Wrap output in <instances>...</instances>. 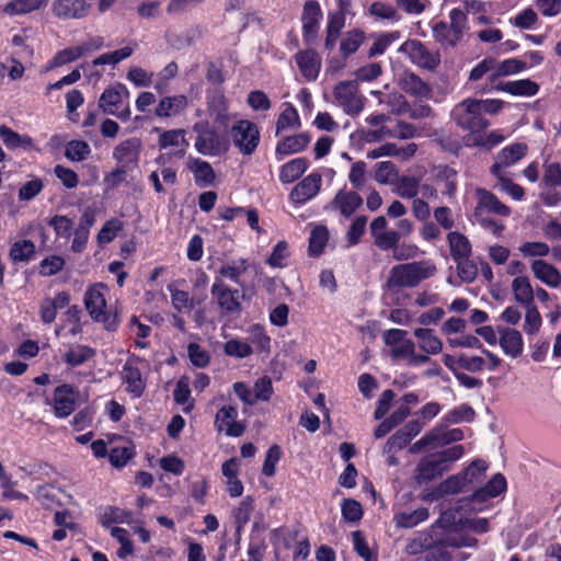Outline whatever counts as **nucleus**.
Listing matches in <instances>:
<instances>
[{"mask_svg":"<svg viewBox=\"0 0 561 561\" xmlns=\"http://www.w3.org/2000/svg\"><path fill=\"white\" fill-rule=\"evenodd\" d=\"M363 198L353 191L341 190L329 205V208L344 216L351 217L362 205Z\"/></svg>","mask_w":561,"mask_h":561,"instance_id":"393cba45","label":"nucleus"},{"mask_svg":"<svg viewBox=\"0 0 561 561\" xmlns=\"http://www.w3.org/2000/svg\"><path fill=\"white\" fill-rule=\"evenodd\" d=\"M463 438V432L460 428H434L426 433L421 439L415 442L411 448V453H419L425 447H436L439 445H446L455 442H459Z\"/></svg>","mask_w":561,"mask_h":561,"instance_id":"ddd939ff","label":"nucleus"},{"mask_svg":"<svg viewBox=\"0 0 561 561\" xmlns=\"http://www.w3.org/2000/svg\"><path fill=\"white\" fill-rule=\"evenodd\" d=\"M447 241L454 261L458 259L470 257L472 247L469 239L465 234L458 231H451L447 234Z\"/></svg>","mask_w":561,"mask_h":561,"instance_id":"37998d69","label":"nucleus"},{"mask_svg":"<svg viewBox=\"0 0 561 561\" xmlns=\"http://www.w3.org/2000/svg\"><path fill=\"white\" fill-rule=\"evenodd\" d=\"M131 512L116 506H107L101 516V523L104 527L113 524H129L131 522Z\"/></svg>","mask_w":561,"mask_h":561,"instance_id":"603ef678","label":"nucleus"},{"mask_svg":"<svg viewBox=\"0 0 561 561\" xmlns=\"http://www.w3.org/2000/svg\"><path fill=\"white\" fill-rule=\"evenodd\" d=\"M451 116L460 128L470 133L469 136H476L490 125L471 99H466L457 104L451 112Z\"/></svg>","mask_w":561,"mask_h":561,"instance_id":"423d86ee","label":"nucleus"},{"mask_svg":"<svg viewBox=\"0 0 561 561\" xmlns=\"http://www.w3.org/2000/svg\"><path fill=\"white\" fill-rule=\"evenodd\" d=\"M310 163L306 158H295L280 167L279 181L283 184H290L298 180L309 168Z\"/></svg>","mask_w":561,"mask_h":561,"instance_id":"4c0bfd02","label":"nucleus"},{"mask_svg":"<svg viewBox=\"0 0 561 561\" xmlns=\"http://www.w3.org/2000/svg\"><path fill=\"white\" fill-rule=\"evenodd\" d=\"M365 35L363 31L359 30H353L348 32L340 44V50L343 56L347 57L352 54H354L362 43L364 42Z\"/></svg>","mask_w":561,"mask_h":561,"instance_id":"052dcab7","label":"nucleus"},{"mask_svg":"<svg viewBox=\"0 0 561 561\" xmlns=\"http://www.w3.org/2000/svg\"><path fill=\"white\" fill-rule=\"evenodd\" d=\"M124 98H128V90L125 87L107 88L100 96L99 106L105 114L114 115L126 122L129 119L131 112L128 104L121 110Z\"/></svg>","mask_w":561,"mask_h":561,"instance_id":"1a4fd4ad","label":"nucleus"},{"mask_svg":"<svg viewBox=\"0 0 561 561\" xmlns=\"http://www.w3.org/2000/svg\"><path fill=\"white\" fill-rule=\"evenodd\" d=\"M36 253L35 243L31 240H18L13 242L9 250V259L13 263H27L34 259Z\"/></svg>","mask_w":561,"mask_h":561,"instance_id":"79ce46f5","label":"nucleus"},{"mask_svg":"<svg viewBox=\"0 0 561 561\" xmlns=\"http://www.w3.org/2000/svg\"><path fill=\"white\" fill-rule=\"evenodd\" d=\"M207 111L219 127L229 126L231 117L228 101L221 91L215 90L207 95Z\"/></svg>","mask_w":561,"mask_h":561,"instance_id":"5701e85b","label":"nucleus"},{"mask_svg":"<svg viewBox=\"0 0 561 561\" xmlns=\"http://www.w3.org/2000/svg\"><path fill=\"white\" fill-rule=\"evenodd\" d=\"M448 470L436 454L422 458L417 465L415 479L419 484L434 480Z\"/></svg>","mask_w":561,"mask_h":561,"instance_id":"b1692460","label":"nucleus"},{"mask_svg":"<svg viewBox=\"0 0 561 561\" xmlns=\"http://www.w3.org/2000/svg\"><path fill=\"white\" fill-rule=\"evenodd\" d=\"M322 16L323 13L318 1L308 0L305 2L301 14V23L302 37L306 44H312L316 41Z\"/></svg>","mask_w":561,"mask_h":561,"instance_id":"4468645a","label":"nucleus"},{"mask_svg":"<svg viewBox=\"0 0 561 561\" xmlns=\"http://www.w3.org/2000/svg\"><path fill=\"white\" fill-rule=\"evenodd\" d=\"M0 138L9 149L28 148L32 146L31 137L20 135L5 125L0 126Z\"/></svg>","mask_w":561,"mask_h":561,"instance_id":"3c124183","label":"nucleus"},{"mask_svg":"<svg viewBox=\"0 0 561 561\" xmlns=\"http://www.w3.org/2000/svg\"><path fill=\"white\" fill-rule=\"evenodd\" d=\"M138 358L127 359L121 373L125 391L133 398H140L146 389V380L138 367Z\"/></svg>","mask_w":561,"mask_h":561,"instance_id":"f3484780","label":"nucleus"},{"mask_svg":"<svg viewBox=\"0 0 561 561\" xmlns=\"http://www.w3.org/2000/svg\"><path fill=\"white\" fill-rule=\"evenodd\" d=\"M301 126L298 111L291 103H284V108L276 122V135L285 130L298 129Z\"/></svg>","mask_w":561,"mask_h":561,"instance_id":"c03bdc74","label":"nucleus"},{"mask_svg":"<svg viewBox=\"0 0 561 561\" xmlns=\"http://www.w3.org/2000/svg\"><path fill=\"white\" fill-rule=\"evenodd\" d=\"M504 140V136L496 130L490 133L479 131L476 136H467L466 144L468 146L483 147L491 149Z\"/></svg>","mask_w":561,"mask_h":561,"instance_id":"864d4df0","label":"nucleus"},{"mask_svg":"<svg viewBox=\"0 0 561 561\" xmlns=\"http://www.w3.org/2000/svg\"><path fill=\"white\" fill-rule=\"evenodd\" d=\"M466 485H467L466 477H462L461 473L455 474V476L447 478L442 483H439L431 492L424 494L422 496V499L424 501L439 500V499L444 497L445 495L457 494V493L463 491Z\"/></svg>","mask_w":561,"mask_h":561,"instance_id":"7c9ffc66","label":"nucleus"},{"mask_svg":"<svg viewBox=\"0 0 561 561\" xmlns=\"http://www.w3.org/2000/svg\"><path fill=\"white\" fill-rule=\"evenodd\" d=\"M224 352L227 356L245 358L253 353L251 345L239 339H231L225 343Z\"/></svg>","mask_w":561,"mask_h":561,"instance_id":"e2e57ef3","label":"nucleus"},{"mask_svg":"<svg viewBox=\"0 0 561 561\" xmlns=\"http://www.w3.org/2000/svg\"><path fill=\"white\" fill-rule=\"evenodd\" d=\"M79 392L68 383L55 388L51 402L54 413L58 419L68 417L77 407Z\"/></svg>","mask_w":561,"mask_h":561,"instance_id":"f8f14e48","label":"nucleus"},{"mask_svg":"<svg viewBox=\"0 0 561 561\" xmlns=\"http://www.w3.org/2000/svg\"><path fill=\"white\" fill-rule=\"evenodd\" d=\"M476 195L477 206L474 207L473 214H495L502 217H508L511 215V208L485 188H477Z\"/></svg>","mask_w":561,"mask_h":561,"instance_id":"4be33fe9","label":"nucleus"},{"mask_svg":"<svg viewBox=\"0 0 561 561\" xmlns=\"http://www.w3.org/2000/svg\"><path fill=\"white\" fill-rule=\"evenodd\" d=\"M322 185V174L313 171L297 183L289 194L295 205H304L316 197Z\"/></svg>","mask_w":561,"mask_h":561,"instance_id":"2eb2a0df","label":"nucleus"},{"mask_svg":"<svg viewBox=\"0 0 561 561\" xmlns=\"http://www.w3.org/2000/svg\"><path fill=\"white\" fill-rule=\"evenodd\" d=\"M399 178V170L391 161H381L376 164L375 180L380 184L394 185Z\"/></svg>","mask_w":561,"mask_h":561,"instance_id":"5fc2aeb1","label":"nucleus"},{"mask_svg":"<svg viewBox=\"0 0 561 561\" xmlns=\"http://www.w3.org/2000/svg\"><path fill=\"white\" fill-rule=\"evenodd\" d=\"M197 134L194 142L196 151L207 157H220L228 152L229 140L221 136L208 122H197L193 126Z\"/></svg>","mask_w":561,"mask_h":561,"instance_id":"20e7f679","label":"nucleus"},{"mask_svg":"<svg viewBox=\"0 0 561 561\" xmlns=\"http://www.w3.org/2000/svg\"><path fill=\"white\" fill-rule=\"evenodd\" d=\"M538 22V14L533 8H526L510 19V23L520 30L534 28Z\"/></svg>","mask_w":561,"mask_h":561,"instance_id":"0e129e2a","label":"nucleus"},{"mask_svg":"<svg viewBox=\"0 0 561 561\" xmlns=\"http://www.w3.org/2000/svg\"><path fill=\"white\" fill-rule=\"evenodd\" d=\"M398 51L408 55L413 64L425 69L433 70L440 62L439 54L432 51L417 39L405 41Z\"/></svg>","mask_w":561,"mask_h":561,"instance_id":"9d476101","label":"nucleus"},{"mask_svg":"<svg viewBox=\"0 0 561 561\" xmlns=\"http://www.w3.org/2000/svg\"><path fill=\"white\" fill-rule=\"evenodd\" d=\"M437 542L431 534L423 533L414 537L407 547L410 554H417L426 550L427 561H449L450 557L440 547H434Z\"/></svg>","mask_w":561,"mask_h":561,"instance_id":"a211bd4d","label":"nucleus"},{"mask_svg":"<svg viewBox=\"0 0 561 561\" xmlns=\"http://www.w3.org/2000/svg\"><path fill=\"white\" fill-rule=\"evenodd\" d=\"M311 141L308 133H299L293 136L283 138L277 142L275 148V158L280 161L286 156L304 151Z\"/></svg>","mask_w":561,"mask_h":561,"instance_id":"a878e982","label":"nucleus"},{"mask_svg":"<svg viewBox=\"0 0 561 561\" xmlns=\"http://www.w3.org/2000/svg\"><path fill=\"white\" fill-rule=\"evenodd\" d=\"M230 137L233 146L243 156H251L255 152L261 134L259 127L251 121L238 119L230 128Z\"/></svg>","mask_w":561,"mask_h":561,"instance_id":"39448f33","label":"nucleus"},{"mask_svg":"<svg viewBox=\"0 0 561 561\" xmlns=\"http://www.w3.org/2000/svg\"><path fill=\"white\" fill-rule=\"evenodd\" d=\"M238 409L231 404L221 407L215 416V427L218 432H225L227 436L239 437L245 426L238 421Z\"/></svg>","mask_w":561,"mask_h":561,"instance_id":"dca6fc26","label":"nucleus"},{"mask_svg":"<svg viewBox=\"0 0 561 561\" xmlns=\"http://www.w3.org/2000/svg\"><path fill=\"white\" fill-rule=\"evenodd\" d=\"M374 37L375 42L368 51L369 57L382 55L394 42L402 37V33L400 31H390L376 34Z\"/></svg>","mask_w":561,"mask_h":561,"instance_id":"8fccbe9b","label":"nucleus"},{"mask_svg":"<svg viewBox=\"0 0 561 561\" xmlns=\"http://www.w3.org/2000/svg\"><path fill=\"white\" fill-rule=\"evenodd\" d=\"M123 228L124 224L118 218H111L106 220L96 236L99 244L104 245L112 242Z\"/></svg>","mask_w":561,"mask_h":561,"instance_id":"13d9d810","label":"nucleus"},{"mask_svg":"<svg viewBox=\"0 0 561 561\" xmlns=\"http://www.w3.org/2000/svg\"><path fill=\"white\" fill-rule=\"evenodd\" d=\"M188 106V99L184 94L161 96L154 107V116L159 119H169L181 116Z\"/></svg>","mask_w":561,"mask_h":561,"instance_id":"6ab92c4d","label":"nucleus"},{"mask_svg":"<svg viewBox=\"0 0 561 561\" xmlns=\"http://www.w3.org/2000/svg\"><path fill=\"white\" fill-rule=\"evenodd\" d=\"M528 147L524 142H515L504 147L496 156L495 162L491 168L493 175L505 173V169L514 165L522 160L527 153Z\"/></svg>","mask_w":561,"mask_h":561,"instance_id":"aec40b11","label":"nucleus"},{"mask_svg":"<svg viewBox=\"0 0 561 561\" xmlns=\"http://www.w3.org/2000/svg\"><path fill=\"white\" fill-rule=\"evenodd\" d=\"M95 355V351L82 344L72 345L62 355L64 362L70 367L80 366L90 360Z\"/></svg>","mask_w":561,"mask_h":561,"instance_id":"a18cd8bd","label":"nucleus"},{"mask_svg":"<svg viewBox=\"0 0 561 561\" xmlns=\"http://www.w3.org/2000/svg\"><path fill=\"white\" fill-rule=\"evenodd\" d=\"M403 91L417 98H427L431 94V87L413 72H405L400 79Z\"/></svg>","mask_w":561,"mask_h":561,"instance_id":"a19ab883","label":"nucleus"},{"mask_svg":"<svg viewBox=\"0 0 561 561\" xmlns=\"http://www.w3.org/2000/svg\"><path fill=\"white\" fill-rule=\"evenodd\" d=\"M91 153V148L83 140H70L65 147V157L73 162L85 160Z\"/></svg>","mask_w":561,"mask_h":561,"instance_id":"4d7b16f0","label":"nucleus"},{"mask_svg":"<svg viewBox=\"0 0 561 561\" xmlns=\"http://www.w3.org/2000/svg\"><path fill=\"white\" fill-rule=\"evenodd\" d=\"M90 7L85 0H56L53 11L64 20L82 19L88 14Z\"/></svg>","mask_w":561,"mask_h":561,"instance_id":"bb28decb","label":"nucleus"},{"mask_svg":"<svg viewBox=\"0 0 561 561\" xmlns=\"http://www.w3.org/2000/svg\"><path fill=\"white\" fill-rule=\"evenodd\" d=\"M518 250L525 257H543L550 253V247L542 241L524 242Z\"/></svg>","mask_w":561,"mask_h":561,"instance_id":"338daca9","label":"nucleus"},{"mask_svg":"<svg viewBox=\"0 0 561 561\" xmlns=\"http://www.w3.org/2000/svg\"><path fill=\"white\" fill-rule=\"evenodd\" d=\"M330 232L323 225L316 226L309 237V255L319 256L323 253L329 241Z\"/></svg>","mask_w":561,"mask_h":561,"instance_id":"09e8293b","label":"nucleus"},{"mask_svg":"<svg viewBox=\"0 0 561 561\" xmlns=\"http://www.w3.org/2000/svg\"><path fill=\"white\" fill-rule=\"evenodd\" d=\"M408 332L401 329H389L382 334L383 342L390 347V354L396 359H404L412 354L413 341L407 337Z\"/></svg>","mask_w":561,"mask_h":561,"instance_id":"412c9836","label":"nucleus"},{"mask_svg":"<svg viewBox=\"0 0 561 561\" xmlns=\"http://www.w3.org/2000/svg\"><path fill=\"white\" fill-rule=\"evenodd\" d=\"M141 149V141L139 138H129L122 142H119L113 151L114 159L123 164L124 167H128L130 164H136Z\"/></svg>","mask_w":561,"mask_h":561,"instance_id":"c756f323","label":"nucleus"},{"mask_svg":"<svg viewBox=\"0 0 561 561\" xmlns=\"http://www.w3.org/2000/svg\"><path fill=\"white\" fill-rule=\"evenodd\" d=\"M108 288L103 283H96L84 293V306L94 322L102 323L107 331H115L119 324L116 311L107 309L105 295Z\"/></svg>","mask_w":561,"mask_h":561,"instance_id":"f03ea898","label":"nucleus"},{"mask_svg":"<svg viewBox=\"0 0 561 561\" xmlns=\"http://www.w3.org/2000/svg\"><path fill=\"white\" fill-rule=\"evenodd\" d=\"M448 18L449 23L439 21L432 25L434 39L445 49L456 47L469 30L468 18L460 8H453Z\"/></svg>","mask_w":561,"mask_h":561,"instance_id":"7ed1b4c3","label":"nucleus"},{"mask_svg":"<svg viewBox=\"0 0 561 561\" xmlns=\"http://www.w3.org/2000/svg\"><path fill=\"white\" fill-rule=\"evenodd\" d=\"M57 238L69 239L73 232V221L64 215H55L48 220Z\"/></svg>","mask_w":561,"mask_h":561,"instance_id":"680f3d73","label":"nucleus"},{"mask_svg":"<svg viewBox=\"0 0 561 561\" xmlns=\"http://www.w3.org/2000/svg\"><path fill=\"white\" fill-rule=\"evenodd\" d=\"M534 276L545 285L557 288L561 284V273L543 260H534L530 264Z\"/></svg>","mask_w":561,"mask_h":561,"instance_id":"473e14b6","label":"nucleus"},{"mask_svg":"<svg viewBox=\"0 0 561 561\" xmlns=\"http://www.w3.org/2000/svg\"><path fill=\"white\" fill-rule=\"evenodd\" d=\"M506 491V480L503 474L496 473L482 488L476 490L472 495L462 500L460 507H468L470 512H482L488 507L486 503Z\"/></svg>","mask_w":561,"mask_h":561,"instance_id":"0eeeda50","label":"nucleus"},{"mask_svg":"<svg viewBox=\"0 0 561 561\" xmlns=\"http://www.w3.org/2000/svg\"><path fill=\"white\" fill-rule=\"evenodd\" d=\"M435 273L436 266L431 260L394 265L390 270L386 283L389 294L397 296L392 301L400 305L399 290L401 288H414Z\"/></svg>","mask_w":561,"mask_h":561,"instance_id":"f257e3e1","label":"nucleus"},{"mask_svg":"<svg viewBox=\"0 0 561 561\" xmlns=\"http://www.w3.org/2000/svg\"><path fill=\"white\" fill-rule=\"evenodd\" d=\"M210 293L216 298L222 314H234L241 311V294L228 287L221 278H215Z\"/></svg>","mask_w":561,"mask_h":561,"instance_id":"9b49d317","label":"nucleus"},{"mask_svg":"<svg viewBox=\"0 0 561 561\" xmlns=\"http://www.w3.org/2000/svg\"><path fill=\"white\" fill-rule=\"evenodd\" d=\"M421 351L426 354L436 355L443 350V342L435 335L434 331L426 328H416L413 331Z\"/></svg>","mask_w":561,"mask_h":561,"instance_id":"58836bf2","label":"nucleus"},{"mask_svg":"<svg viewBox=\"0 0 561 561\" xmlns=\"http://www.w3.org/2000/svg\"><path fill=\"white\" fill-rule=\"evenodd\" d=\"M497 91L515 96H534L539 91V85L530 79H519L497 84Z\"/></svg>","mask_w":561,"mask_h":561,"instance_id":"c9c22d12","label":"nucleus"},{"mask_svg":"<svg viewBox=\"0 0 561 561\" xmlns=\"http://www.w3.org/2000/svg\"><path fill=\"white\" fill-rule=\"evenodd\" d=\"M248 268H249V262H248V260H245L243 257L229 260V261L224 262L220 265V267L218 270V274H219L218 278H221V280L224 278L229 279L232 283L243 287L244 286L243 275L247 273Z\"/></svg>","mask_w":561,"mask_h":561,"instance_id":"2f4dec72","label":"nucleus"},{"mask_svg":"<svg viewBox=\"0 0 561 561\" xmlns=\"http://www.w3.org/2000/svg\"><path fill=\"white\" fill-rule=\"evenodd\" d=\"M335 103L351 116L358 115L364 107V98L359 94L356 80L341 81L333 90Z\"/></svg>","mask_w":561,"mask_h":561,"instance_id":"6e6552de","label":"nucleus"},{"mask_svg":"<svg viewBox=\"0 0 561 561\" xmlns=\"http://www.w3.org/2000/svg\"><path fill=\"white\" fill-rule=\"evenodd\" d=\"M435 180L442 185V194L449 201L455 199L458 186V172L448 165H440L436 169Z\"/></svg>","mask_w":561,"mask_h":561,"instance_id":"f704fd0d","label":"nucleus"},{"mask_svg":"<svg viewBox=\"0 0 561 561\" xmlns=\"http://www.w3.org/2000/svg\"><path fill=\"white\" fill-rule=\"evenodd\" d=\"M179 68L175 61L169 62L159 73L153 81L152 87L159 93L163 94L169 87V81L178 75Z\"/></svg>","mask_w":561,"mask_h":561,"instance_id":"bf43d9fd","label":"nucleus"},{"mask_svg":"<svg viewBox=\"0 0 561 561\" xmlns=\"http://www.w3.org/2000/svg\"><path fill=\"white\" fill-rule=\"evenodd\" d=\"M393 192L402 198L413 199L420 191V180L413 175H399Z\"/></svg>","mask_w":561,"mask_h":561,"instance_id":"de8ad7c7","label":"nucleus"},{"mask_svg":"<svg viewBox=\"0 0 561 561\" xmlns=\"http://www.w3.org/2000/svg\"><path fill=\"white\" fill-rule=\"evenodd\" d=\"M295 60L306 80L314 81L318 78L321 58L313 49L298 51L295 55Z\"/></svg>","mask_w":561,"mask_h":561,"instance_id":"c85d7f7f","label":"nucleus"},{"mask_svg":"<svg viewBox=\"0 0 561 561\" xmlns=\"http://www.w3.org/2000/svg\"><path fill=\"white\" fill-rule=\"evenodd\" d=\"M154 75L140 67H131L127 72V79L137 88H148L153 83Z\"/></svg>","mask_w":561,"mask_h":561,"instance_id":"774afa93","label":"nucleus"},{"mask_svg":"<svg viewBox=\"0 0 561 561\" xmlns=\"http://www.w3.org/2000/svg\"><path fill=\"white\" fill-rule=\"evenodd\" d=\"M430 517L428 508L420 507L414 511H404L394 515V522L398 527L413 528L419 524L427 520Z\"/></svg>","mask_w":561,"mask_h":561,"instance_id":"49530a36","label":"nucleus"},{"mask_svg":"<svg viewBox=\"0 0 561 561\" xmlns=\"http://www.w3.org/2000/svg\"><path fill=\"white\" fill-rule=\"evenodd\" d=\"M463 518L455 511H445L436 520L435 526L448 531L462 530Z\"/></svg>","mask_w":561,"mask_h":561,"instance_id":"69168bd1","label":"nucleus"},{"mask_svg":"<svg viewBox=\"0 0 561 561\" xmlns=\"http://www.w3.org/2000/svg\"><path fill=\"white\" fill-rule=\"evenodd\" d=\"M187 168L193 173L195 184L198 187H206L211 185L216 178L215 171L210 163L199 158H190Z\"/></svg>","mask_w":561,"mask_h":561,"instance_id":"72a5a7b5","label":"nucleus"},{"mask_svg":"<svg viewBox=\"0 0 561 561\" xmlns=\"http://www.w3.org/2000/svg\"><path fill=\"white\" fill-rule=\"evenodd\" d=\"M499 343L505 355L517 358L523 354L524 341L522 333L512 328L499 327Z\"/></svg>","mask_w":561,"mask_h":561,"instance_id":"cd10ccee","label":"nucleus"},{"mask_svg":"<svg viewBox=\"0 0 561 561\" xmlns=\"http://www.w3.org/2000/svg\"><path fill=\"white\" fill-rule=\"evenodd\" d=\"M514 299L524 307L534 305L535 289L527 276H517L512 280Z\"/></svg>","mask_w":561,"mask_h":561,"instance_id":"ea45409f","label":"nucleus"},{"mask_svg":"<svg viewBox=\"0 0 561 561\" xmlns=\"http://www.w3.org/2000/svg\"><path fill=\"white\" fill-rule=\"evenodd\" d=\"M44 0H13L5 4L3 11L9 15L31 13L38 10Z\"/></svg>","mask_w":561,"mask_h":561,"instance_id":"6e6d98bb","label":"nucleus"},{"mask_svg":"<svg viewBox=\"0 0 561 561\" xmlns=\"http://www.w3.org/2000/svg\"><path fill=\"white\" fill-rule=\"evenodd\" d=\"M184 129H170L160 134L158 144L161 149L174 148L176 149V154L184 156L186 148L188 147V142L185 138Z\"/></svg>","mask_w":561,"mask_h":561,"instance_id":"e433bc0d","label":"nucleus"}]
</instances>
